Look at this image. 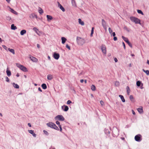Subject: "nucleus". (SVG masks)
<instances>
[{
  "label": "nucleus",
  "instance_id": "1",
  "mask_svg": "<svg viewBox=\"0 0 149 149\" xmlns=\"http://www.w3.org/2000/svg\"><path fill=\"white\" fill-rule=\"evenodd\" d=\"M47 126L52 128H54L57 130H59V128L54 123L52 122H49L47 124Z\"/></svg>",
  "mask_w": 149,
  "mask_h": 149
},
{
  "label": "nucleus",
  "instance_id": "2",
  "mask_svg": "<svg viewBox=\"0 0 149 149\" xmlns=\"http://www.w3.org/2000/svg\"><path fill=\"white\" fill-rule=\"evenodd\" d=\"M16 65L17 67L20 68L23 72H26L28 71L27 68L23 65L18 63H16Z\"/></svg>",
  "mask_w": 149,
  "mask_h": 149
},
{
  "label": "nucleus",
  "instance_id": "3",
  "mask_svg": "<svg viewBox=\"0 0 149 149\" xmlns=\"http://www.w3.org/2000/svg\"><path fill=\"white\" fill-rule=\"evenodd\" d=\"M130 19L132 22H135V24H141L140 20L137 18L134 17H130Z\"/></svg>",
  "mask_w": 149,
  "mask_h": 149
},
{
  "label": "nucleus",
  "instance_id": "4",
  "mask_svg": "<svg viewBox=\"0 0 149 149\" xmlns=\"http://www.w3.org/2000/svg\"><path fill=\"white\" fill-rule=\"evenodd\" d=\"M77 40L78 44L79 45H82L85 43L84 40L80 37H77Z\"/></svg>",
  "mask_w": 149,
  "mask_h": 149
},
{
  "label": "nucleus",
  "instance_id": "5",
  "mask_svg": "<svg viewBox=\"0 0 149 149\" xmlns=\"http://www.w3.org/2000/svg\"><path fill=\"white\" fill-rule=\"evenodd\" d=\"M55 119L56 120H58L60 121H64L65 120L64 118L61 115H58L55 117Z\"/></svg>",
  "mask_w": 149,
  "mask_h": 149
},
{
  "label": "nucleus",
  "instance_id": "6",
  "mask_svg": "<svg viewBox=\"0 0 149 149\" xmlns=\"http://www.w3.org/2000/svg\"><path fill=\"white\" fill-rule=\"evenodd\" d=\"M123 39L128 45L131 48L132 47V44L130 43L127 38H125L123 36H122Z\"/></svg>",
  "mask_w": 149,
  "mask_h": 149
},
{
  "label": "nucleus",
  "instance_id": "7",
  "mask_svg": "<svg viewBox=\"0 0 149 149\" xmlns=\"http://www.w3.org/2000/svg\"><path fill=\"white\" fill-rule=\"evenodd\" d=\"M102 51L103 54H105L106 53V48L105 45H102L101 46Z\"/></svg>",
  "mask_w": 149,
  "mask_h": 149
},
{
  "label": "nucleus",
  "instance_id": "8",
  "mask_svg": "<svg viewBox=\"0 0 149 149\" xmlns=\"http://www.w3.org/2000/svg\"><path fill=\"white\" fill-rule=\"evenodd\" d=\"M141 136L140 134L136 135L134 137L135 140L137 141H141Z\"/></svg>",
  "mask_w": 149,
  "mask_h": 149
},
{
  "label": "nucleus",
  "instance_id": "9",
  "mask_svg": "<svg viewBox=\"0 0 149 149\" xmlns=\"http://www.w3.org/2000/svg\"><path fill=\"white\" fill-rule=\"evenodd\" d=\"M102 24L104 29L105 30H107L106 23L103 19L102 20Z\"/></svg>",
  "mask_w": 149,
  "mask_h": 149
},
{
  "label": "nucleus",
  "instance_id": "10",
  "mask_svg": "<svg viewBox=\"0 0 149 149\" xmlns=\"http://www.w3.org/2000/svg\"><path fill=\"white\" fill-rule=\"evenodd\" d=\"M53 57L55 59L58 60L59 58L60 55L59 54L55 52L53 54Z\"/></svg>",
  "mask_w": 149,
  "mask_h": 149
},
{
  "label": "nucleus",
  "instance_id": "11",
  "mask_svg": "<svg viewBox=\"0 0 149 149\" xmlns=\"http://www.w3.org/2000/svg\"><path fill=\"white\" fill-rule=\"evenodd\" d=\"M29 58L33 62H37L38 61V59L34 57L30 56H29Z\"/></svg>",
  "mask_w": 149,
  "mask_h": 149
},
{
  "label": "nucleus",
  "instance_id": "12",
  "mask_svg": "<svg viewBox=\"0 0 149 149\" xmlns=\"http://www.w3.org/2000/svg\"><path fill=\"white\" fill-rule=\"evenodd\" d=\"M61 108L62 109L65 111H68L69 109V108L68 106L65 105H64L63 106H62Z\"/></svg>",
  "mask_w": 149,
  "mask_h": 149
},
{
  "label": "nucleus",
  "instance_id": "13",
  "mask_svg": "<svg viewBox=\"0 0 149 149\" xmlns=\"http://www.w3.org/2000/svg\"><path fill=\"white\" fill-rule=\"evenodd\" d=\"M33 30L35 31L36 33L38 34V35H40L41 33V32L39 31L38 30L36 27H34L33 29Z\"/></svg>",
  "mask_w": 149,
  "mask_h": 149
},
{
  "label": "nucleus",
  "instance_id": "14",
  "mask_svg": "<svg viewBox=\"0 0 149 149\" xmlns=\"http://www.w3.org/2000/svg\"><path fill=\"white\" fill-rule=\"evenodd\" d=\"M29 132L30 133V134H31L34 137H36V134L34 132V131L33 130H28Z\"/></svg>",
  "mask_w": 149,
  "mask_h": 149
},
{
  "label": "nucleus",
  "instance_id": "15",
  "mask_svg": "<svg viewBox=\"0 0 149 149\" xmlns=\"http://www.w3.org/2000/svg\"><path fill=\"white\" fill-rule=\"evenodd\" d=\"M29 17L31 18H33L35 17L37 18V15L34 13L31 14L29 16Z\"/></svg>",
  "mask_w": 149,
  "mask_h": 149
},
{
  "label": "nucleus",
  "instance_id": "16",
  "mask_svg": "<svg viewBox=\"0 0 149 149\" xmlns=\"http://www.w3.org/2000/svg\"><path fill=\"white\" fill-rule=\"evenodd\" d=\"M46 16L47 19V20L49 22L50 21L53 19V17L51 16L47 15Z\"/></svg>",
  "mask_w": 149,
  "mask_h": 149
},
{
  "label": "nucleus",
  "instance_id": "17",
  "mask_svg": "<svg viewBox=\"0 0 149 149\" xmlns=\"http://www.w3.org/2000/svg\"><path fill=\"white\" fill-rule=\"evenodd\" d=\"M6 73L7 75L8 76H10L11 75V73L10 70H9V69L8 68H7V70L6 71Z\"/></svg>",
  "mask_w": 149,
  "mask_h": 149
},
{
  "label": "nucleus",
  "instance_id": "18",
  "mask_svg": "<svg viewBox=\"0 0 149 149\" xmlns=\"http://www.w3.org/2000/svg\"><path fill=\"white\" fill-rule=\"evenodd\" d=\"M58 7H59L60 8L63 12H64L65 11V9L62 6L58 3Z\"/></svg>",
  "mask_w": 149,
  "mask_h": 149
},
{
  "label": "nucleus",
  "instance_id": "19",
  "mask_svg": "<svg viewBox=\"0 0 149 149\" xmlns=\"http://www.w3.org/2000/svg\"><path fill=\"white\" fill-rule=\"evenodd\" d=\"M79 23V24L82 26H83L84 24V22L83 21H82L81 19L80 18L78 19Z\"/></svg>",
  "mask_w": 149,
  "mask_h": 149
},
{
  "label": "nucleus",
  "instance_id": "20",
  "mask_svg": "<svg viewBox=\"0 0 149 149\" xmlns=\"http://www.w3.org/2000/svg\"><path fill=\"white\" fill-rule=\"evenodd\" d=\"M56 123L57 125H58V127H59L60 128V131L61 132L62 131V127H61V125H60V122L58 121H56Z\"/></svg>",
  "mask_w": 149,
  "mask_h": 149
},
{
  "label": "nucleus",
  "instance_id": "21",
  "mask_svg": "<svg viewBox=\"0 0 149 149\" xmlns=\"http://www.w3.org/2000/svg\"><path fill=\"white\" fill-rule=\"evenodd\" d=\"M66 39L64 37L61 38L62 43V44H64L66 40Z\"/></svg>",
  "mask_w": 149,
  "mask_h": 149
},
{
  "label": "nucleus",
  "instance_id": "22",
  "mask_svg": "<svg viewBox=\"0 0 149 149\" xmlns=\"http://www.w3.org/2000/svg\"><path fill=\"white\" fill-rule=\"evenodd\" d=\"M38 12L40 14H42L43 13V11L40 7L38 8Z\"/></svg>",
  "mask_w": 149,
  "mask_h": 149
},
{
  "label": "nucleus",
  "instance_id": "23",
  "mask_svg": "<svg viewBox=\"0 0 149 149\" xmlns=\"http://www.w3.org/2000/svg\"><path fill=\"white\" fill-rule=\"evenodd\" d=\"M47 79L48 80H51L53 79V76L51 74H49L47 75Z\"/></svg>",
  "mask_w": 149,
  "mask_h": 149
},
{
  "label": "nucleus",
  "instance_id": "24",
  "mask_svg": "<svg viewBox=\"0 0 149 149\" xmlns=\"http://www.w3.org/2000/svg\"><path fill=\"white\" fill-rule=\"evenodd\" d=\"M137 110L140 113H141L143 112V110L142 107H141V108H139L137 109Z\"/></svg>",
  "mask_w": 149,
  "mask_h": 149
},
{
  "label": "nucleus",
  "instance_id": "25",
  "mask_svg": "<svg viewBox=\"0 0 149 149\" xmlns=\"http://www.w3.org/2000/svg\"><path fill=\"white\" fill-rule=\"evenodd\" d=\"M119 97H120V98L122 101L123 102H125V100L123 96V95H119Z\"/></svg>",
  "mask_w": 149,
  "mask_h": 149
},
{
  "label": "nucleus",
  "instance_id": "26",
  "mask_svg": "<svg viewBox=\"0 0 149 149\" xmlns=\"http://www.w3.org/2000/svg\"><path fill=\"white\" fill-rule=\"evenodd\" d=\"M13 86L16 88H19V86L17 84H15V83H13Z\"/></svg>",
  "mask_w": 149,
  "mask_h": 149
},
{
  "label": "nucleus",
  "instance_id": "27",
  "mask_svg": "<svg viewBox=\"0 0 149 149\" xmlns=\"http://www.w3.org/2000/svg\"><path fill=\"white\" fill-rule=\"evenodd\" d=\"M8 50L9 51L12 53L13 54H15V51L14 49H11L10 48H8Z\"/></svg>",
  "mask_w": 149,
  "mask_h": 149
},
{
  "label": "nucleus",
  "instance_id": "28",
  "mask_svg": "<svg viewBox=\"0 0 149 149\" xmlns=\"http://www.w3.org/2000/svg\"><path fill=\"white\" fill-rule=\"evenodd\" d=\"M26 33V31L25 30H23L20 32V34L21 35H23L24 34H25Z\"/></svg>",
  "mask_w": 149,
  "mask_h": 149
},
{
  "label": "nucleus",
  "instance_id": "29",
  "mask_svg": "<svg viewBox=\"0 0 149 149\" xmlns=\"http://www.w3.org/2000/svg\"><path fill=\"white\" fill-rule=\"evenodd\" d=\"M42 87L44 89H45L47 88L46 85L45 84H42Z\"/></svg>",
  "mask_w": 149,
  "mask_h": 149
},
{
  "label": "nucleus",
  "instance_id": "30",
  "mask_svg": "<svg viewBox=\"0 0 149 149\" xmlns=\"http://www.w3.org/2000/svg\"><path fill=\"white\" fill-rule=\"evenodd\" d=\"M91 89L93 91H95L96 90V88L95 86L92 85L91 87Z\"/></svg>",
  "mask_w": 149,
  "mask_h": 149
},
{
  "label": "nucleus",
  "instance_id": "31",
  "mask_svg": "<svg viewBox=\"0 0 149 149\" xmlns=\"http://www.w3.org/2000/svg\"><path fill=\"white\" fill-rule=\"evenodd\" d=\"M143 71L145 72L147 75H149V71L148 70H145L144 69L142 70Z\"/></svg>",
  "mask_w": 149,
  "mask_h": 149
},
{
  "label": "nucleus",
  "instance_id": "32",
  "mask_svg": "<svg viewBox=\"0 0 149 149\" xmlns=\"http://www.w3.org/2000/svg\"><path fill=\"white\" fill-rule=\"evenodd\" d=\"M17 29L16 26H15L14 24H12L11 25V29L13 30H15Z\"/></svg>",
  "mask_w": 149,
  "mask_h": 149
},
{
  "label": "nucleus",
  "instance_id": "33",
  "mask_svg": "<svg viewBox=\"0 0 149 149\" xmlns=\"http://www.w3.org/2000/svg\"><path fill=\"white\" fill-rule=\"evenodd\" d=\"M127 92L128 95H129L130 92V88L128 86H127L126 88Z\"/></svg>",
  "mask_w": 149,
  "mask_h": 149
},
{
  "label": "nucleus",
  "instance_id": "34",
  "mask_svg": "<svg viewBox=\"0 0 149 149\" xmlns=\"http://www.w3.org/2000/svg\"><path fill=\"white\" fill-rule=\"evenodd\" d=\"M10 11L11 12L15 14H17V13L12 9L10 8Z\"/></svg>",
  "mask_w": 149,
  "mask_h": 149
},
{
  "label": "nucleus",
  "instance_id": "35",
  "mask_svg": "<svg viewBox=\"0 0 149 149\" xmlns=\"http://www.w3.org/2000/svg\"><path fill=\"white\" fill-rule=\"evenodd\" d=\"M137 12L138 13H139V14H141V15H143V13L142 11L141 10H137Z\"/></svg>",
  "mask_w": 149,
  "mask_h": 149
},
{
  "label": "nucleus",
  "instance_id": "36",
  "mask_svg": "<svg viewBox=\"0 0 149 149\" xmlns=\"http://www.w3.org/2000/svg\"><path fill=\"white\" fill-rule=\"evenodd\" d=\"M141 82L140 81H137L136 85L138 86H139L141 85Z\"/></svg>",
  "mask_w": 149,
  "mask_h": 149
},
{
  "label": "nucleus",
  "instance_id": "37",
  "mask_svg": "<svg viewBox=\"0 0 149 149\" xmlns=\"http://www.w3.org/2000/svg\"><path fill=\"white\" fill-rule=\"evenodd\" d=\"M130 99L131 101H132L134 99L133 96L132 95H130Z\"/></svg>",
  "mask_w": 149,
  "mask_h": 149
},
{
  "label": "nucleus",
  "instance_id": "38",
  "mask_svg": "<svg viewBox=\"0 0 149 149\" xmlns=\"http://www.w3.org/2000/svg\"><path fill=\"white\" fill-rule=\"evenodd\" d=\"M109 31L110 33L111 34L112 32V31L110 28H109Z\"/></svg>",
  "mask_w": 149,
  "mask_h": 149
},
{
  "label": "nucleus",
  "instance_id": "39",
  "mask_svg": "<svg viewBox=\"0 0 149 149\" xmlns=\"http://www.w3.org/2000/svg\"><path fill=\"white\" fill-rule=\"evenodd\" d=\"M66 47L69 50L70 49V46L68 44H67L66 46Z\"/></svg>",
  "mask_w": 149,
  "mask_h": 149
},
{
  "label": "nucleus",
  "instance_id": "40",
  "mask_svg": "<svg viewBox=\"0 0 149 149\" xmlns=\"http://www.w3.org/2000/svg\"><path fill=\"white\" fill-rule=\"evenodd\" d=\"M71 103H72V102L70 100H68L67 102V104H70Z\"/></svg>",
  "mask_w": 149,
  "mask_h": 149
},
{
  "label": "nucleus",
  "instance_id": "41",
  "mask_svg": "<svg viewBox=\"0 0 149 149\" xmlns=\"http://www.w3.org/2000/svg\"><path fill=\"white\" fill-rule=\"evenodd\" d=\"M93 29H94V28L92 27L91 31V35L92 36V34L93 33Z\"/></svg>",
  "mask_w": 149,
  "mask_h": 149
},
{
  "label": "nucleus",
  "instance_id": "42",
  "mask_svg": "<svg viewBox=\"0 0 149 149\" xmlns=\"http://www.w3.org/2000/svg\"><path fill=\"white\" fill-rule=\"evenodd\" d=\"M43 132L45 134H46L47 135H48V132L46 130H44Z\"/></svg>",
  "mask_w": 149,
  "mask_h": 149
},
{
  "label": "nucleus",
  "instance_id": "43",
  "mask_svg": "<svg viewBox=\"0 0 149 149\" xmlns=\"http://www.w3.org/2000/svg\"><path fill=\"white\" fill-rule=\"evenodd\" d=\"M2 47L3 48H4L6 50H7V47H6L5 45H3L2 46Z\"/></svg>",
  "mask_w": 149,
  "mask_h": 149
},
{
  "label": "nucleus",
  "instance_id": "44",
  "mask_svg": "<svg viewBox=\"0 0 149 149\" xmlns=\"http://www.w3.org/2000/svg\"><path fill=\"white\" fill-rule=\"evenodd\" d=\"M100 102L102 105H103L104 104L102 100L100 101Z\"/></svg>",
  "mask_w": 149,
  "mask_h": 149
},
{
  "label": "nucleus",
  "instance_id": "45",
  "mask_svg": "<svg viewBox=\"0 0 149 149\" xmlns=\"http://www.w3.org/2000/svg\"><path fill=\"white\" fill-rule=\"evenodd\" d=\"M6 80L7 82L9 81V79L7 77H6Z\"/></svg>",
  "mask_w": 149,
  "mask_h": 149
},
{
  "label": "nucleus",
  "instance_id": "46",
  "mask_svg": "<svg viewBox=\"0 0 149 149\" xmlns=\"http://www.w3.org/2000/svg\"><path fill=\"white\" fill-rule=\"evenodd\" d=\"M113 40L114 41L117 40V37H115V36H114Z\"/></svg>",
  "mask_w": 149,
  "mask_h": 149
},
{
  "label": "nucleus",
  "instance_id": "47",
  "mask_svg": "<svg viewBox=\"0 0 149 149\" xmlns=\"http://www.w3.org/2000/svg\"><path fill=\"white\" fill-rule=\"evenodd\" d=\"M122 44H123V46L124 49H125V43L123 42V43H122Z\"/></svg>",
  "mask_w": 149,
  "mask_h": 149
},
{
  "label": "nucleus",
  "instance_id": "48",
  "mask_svg": "<svg viewBox=\"0 0 149 149\" xmlns=\"http://www.w3.org/2000/svg\"><path fill=\"white\" fill-rule=\"evenodd\" d=\"M114 60L115 62H117L118 61V60L117 58H115L114 59Z\"/></svg>",
  "mask_w": 149,
  "mask_h": 149
},
{
  "label": "nucleus",
  "instance_id": "49",
  "mask_svg": "<svg viewBox=\"0 0 149 149\" xmlns=\"http://www.w3.org/2000/svg\"><path fill=\"white\" fill-rule=\"evenodd\" d=\"M132 112L133 115H135V113L134 111L133 110H132Z\"/></svg>",
  "mask_w": 149,
  "mask_h": 149
},
{
  "label": "nucleus",
  "instance_id": "50",
  "mask_svg": "<svg viewBox=\"0 0 149 149\" xmlns=\"http://www.w3.org/2000/svg\"><path fill=\"white\" fill-rule=\"evenodd\" d=\"M112 35L113 36H115L116 35V34H115V33L114 32L113 33H112Z\"/></svg>",
  "mask_w": 149,
  "mask_h": 149
},
{
  "label": "nucleus",
  "instance_id": "51",
  "mask_svg": "<svg viewBox=\"0 0 149 149\" xmlns=\"http://www.w3.org/2000/svg\"><path fill=\"white\" fill-rule=\"evenodd\" d=\"M37 47L38 48H39L40 47V45L39 44H37Z\"/></svg>",
  "mask_w": 149,
  "mask_h": 149
},
{
  "label": "nucleus",
  "instance_id": "52",
  "mask_svg": "<svg viewBox=\"0 0 149 149\" xmlns=\"http://www.w3.org/2000/svg\"><path fill=\"white\" fill-rule=\"evenodd\" d=\"M80 81L81 83H83L84 81V80L83 79H81Z\"/></svg>",
  "mask_w": 149,
  "mask_h": 149
},
{
  "label": "nucleus",
  "instance_id": "53",
  "mask_svg": "<svg viewBox=\"0 0 149 149\" xmlns=\"http://www.w3.org/2000/svg\"><path fill=\"white\" fill-rule=\"evenodd\" d=\"M38 90L39 91H40V92L42 91V90H41V88L40 87L38 88Z\"/></svg>",
  "mask_w": 149,
  "mask_h": 149
},
{
  "label": "nucleus",
  "instance_id": "54",
  "mask_svg": "<svg viewBox=\"0 0 149 149\" xmlns=\"http://www.w3.org/2000/svg\"><path fill=\"white\" fill-rule=\"evenodd\" d=\"M28 125L29 127H31V124L30 123H28Z\"/></svg>",
  "mask_w": 149,
  "mask_h": 149
},
{
  "label": "nucleus",
  "instance_id": "55",
  "mask_svg": "<svg viewBox=\"0 0 149 149\" xmlns=\"http://www.w3.org/2000/svg\"><path fill=\"white\" fill-rule=\"evenodd\" d=\"M19 76V74L18 73H17L16 75V76L17 77H18Z\"/></svg>",
  "mask_w": 149,
  "mask_h": 149
},
{
  "label": "nucleus",
  "instance_id": "56",
  "mask_svg": "<svg viewBox=\"0 0 149 149\" xmlns=\"http://www.w3.org/2000/svg\"><path fill=\"white\" fill-rule=\"evenodd\" d=\"M119 84V82H116V83H115V84H117V85H118Z\"/></svg>",
  "mask_w": 149,
  "mask_h": 149
},
{
  "label": "nucleus",
  "instance_id": "57",
  "mask_svg": "<svg viewBox=\"0 0 149 149\" xmlns=\"http://www.w3.org/2000/svg\"><path fill=\"white\" fill-rule=\"evenodd\" d=\"M147 63L149 65V61L148 60H147Z\"/></svg>",
  "mask_w": 149,
  "mask_h": 149
},
{
  "label": "nucleus",
  "instance_id": "58",
  "mask_svg": "<svg viewBox=\"0 0 149 149\" xmlns=\"http://www.w3.org/2000/svg\"><path fill=\"white\" fill-rule=\"evenodd\" d=\"M6 1L8 2L9 3L10 1V0H6Z\"/></svg>",
  "mask_w": 149,
  "mask_h": 149
},
{
  "label": "nucleus",
  "instance_id": "59",
  "mask_svg": "<svg viewBox=\"0 0 149 149\" xmlns=\"http://www.w3.org/2000/svg\"><path fill=\"white\" fill-rule=\"evenodd\" d=\"M84 81V82L85 84H86L87 83V81L86 80H85Z\"/></svg>",
  "mask_w": 149,
  "mask_h": 149
},
{
  "label": "nucleus",
  "instance_id": "60",
  "mask_svg": "<svg viewBox=\"0 0 149 149\" xmlns=\"http://www.w3.org/2000/svg\"><path fill=\"white\" fill-rule=\"evenodd\" d=\"M131 56H134V54H131Z\"/></svg>",
  "mask_w": 149,
  "mask_h": 149
},
{
  "label": "nucleus",
  "instance_id": "61",
  "mask_svg": "<svg viewBox=\"0 0 149 149\" xmlns=\"http://www.w3.org/2000/svg\"><path fill=\"white\" fill-rule=\"evenodd\" d=\"M72 3H73V2H75V1L74 0H72Z\"/></svg>",
  "mask_w": 149,
  "mask_h": 149
},
{
  "label": "nucleus",
  "instance_id": "62",
  "mask_svg": "<svg viewBox=\"0 0 149 149\" xmlns=\"http://www.w3.org/2000/svg\"><path fill=\"white\" fill-rule=\"evenodd\" d=\"M48 59H50V57L49 56H48Z\"/></svg>",
  "mask_w": 149,
  "mask_h": 149
},
{
  "label": "nucleus",
  "instance_id": "63",
  "mask_svg": "<svg viewBox=\"0 0 149 149\" xmlns=\"http://www.w3.org/2000/svg\"><path fill=\"white\" fill-rule=\"evenodd\" d=\"M0 115L1 116H2V114L1 113H0Z\"/></svg>",
  "mask_w": 149,
  "mask_h": 149
},
{
  "label": "nucleus",
  "instance_id": "64",
  "mask_svg": "<svg viewBox=\"0 0 149 149\" xmlns=\"http://www.w3.org/2000/svg\"><path fill=\"white\" fill-rule=\"evenodd\" d=\"M34 85L35 86H37V84H35Z\"/></svg>",
  "mask_w": 149,
  "mask_h": 149
}]
</instances>
